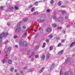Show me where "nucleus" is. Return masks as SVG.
Listing matches in <instances>:
<instances>
[{"mask_svg":"<svg viewBox=\"0 0 75 75\" xmlns=\"http://www.w3.org/2000/svg\"><path fill=\"white\" fill-rule=\"evenodd\" d=\"M8 33L7 32L6 33H2L0 35V44H1V41H2V37H6L8 35Z\"/></svg>","mask_w":75,"mask_h":75,"instance_id":"obj_1","label":"nucleus"},{"mask_svg":"<svg viewBox=\"0 0 75 75\" xmlns=\"http://www.w3.org/2000/svg\"><path fill=\"white\" fill-rule=\"evenodd\" d=\"M7 55H6L4 57V59L2 60V63L4 64V63H5V62H7Z\"/></svg>","mask_w":75,"mask_h":75,"instance_id":"obj_2","label":"nucleus"},{"mask_svg":"<svg viewBox=\"0 0 75 75\" xmlns=\"http://www.w3.org/2000/svg\"><path fill=\"white\" fill-rule=\"evenodd\" d=\"M19 45H23V46H27V42H22L21 41H20L19 42Z\"/></svg>","mask_w":75,"mask_h":75,"instance_id":"obj_3","label":"nucleus"},{"mask_svg":"<svg viewBox=\"0 0 75 75\" xmlns=\"http://www.w3.org/2000/svg\"><path fill=\"white\" fill-rule=\"evenodd\" d=\"M69 74L70 75H72L73 74L71 71H69L68 72H66L65 73V75H69Z\"/></svg>","mask_w":75,"mask_h":75,"instance_id":"obj_4","label":"nucleus"},{"mask_svg":"<svg viewBox=\"0 0 75 75\" xmlns=\"http://www.w3.org/2000/svg\"><path fill=\"white\" fill-rule=\"evenodd\" d=\"M21 30V28L20 27H17L16 29V32H19Z\"/></svg>","mask_w":75,"mask_h":75,"instance_id":"obj_5","label":"nucleus"},{"mask_svg":"<svg viewBox=\"0 0 75 75\" xmlns=\"http://www.w3.org/2000/svg\"><path fill=\"white\" fill-rule=\"evenodd\" d=\"M34 55H35V53L34 52H33L32 53L31 55L29 56V58H33V57H34Z\"/></svg>","mask_w":75,"mask_h":75,"instance_id":"obj_6","label":"nucleus"},{"mask_svg":"<svg viewBox=\"0 0 75 75\" xmlns=\"http://www.w3.org/2000/svg\"><path fill=\"white\" fill-rule=\"evenodd\" d=\"M41 58L42 60L45 59V56L44 54H42L41 57Z\"/></svg>","mask_w":75,"mask_h":75,"instance_id":"obj_7","label":"nucleus"},{"mask_svg":"<svg viewBox=\"0 0 75 75\" xmlns=\"http://www.w3.org/2000/svg\"><path fill=\"white\" fill-rule=\"evenodd\" d=\"M54 65H55V64L54 63H53L52 64V66L50 68V70L53 69V68H54Z\"/></svg>","mask_w":75,"mask_h":75,"instance_id":"obj_8","label":"nucleus"},{"mask_svg":"<svg viewBox=\"0 0 75 75\" xmlns=\"http://www.w3.org/2000/svg\"><path fill=\"white\" fill-rule=\"evenodd\" d=\"M63 52H64V50H62L61 51L58 52V54L59 55H61V54H62Z\"/></svg>","mask_w":75,"mask_h":75,"instance_id":"obj_9","label":"nucleus"},{"mask_svg":"<svg viewBox=\"0 0 75 75\" xmlns=\"http://www.w3.org/2000/svg\"><path fill=\"white\" fill-rule=\"evenodd\" d=\"M75 45V42H72L71 45H70V47H73V46H74Z\"/></svg>","mask_w":75,"mask_h":75,"instance_id":"obj_10","label":"nucleus"},{"mask_svg":"<svg viewBox=\"0 0 75 75\" xmlns=\"http://www.w3.org/2000/svg\"><path fill=\"white\" fill-rule=\"evenodd\" d=\"M28 18H25L23 19V21L24 22L27 21H28Z\"/></svg>","mask_w":75,"mask_h":75,"instance_id":"obj_11","label":"nucleus"},{"mask_svg":"<svg viewBox=\"0 0 75 75\" xmlns=\"http://www.w3.org/2000/svg\"><path fill=\"white\" fill-rule=\"evenodd\" d=\"M8 62L9 64H12V61L10 60H8Z\"/></svg>","mask_w":75,"mask_h":75,"instance_id":"obj_12","label":"nucleus"},{"mask_svg":"<svg viewBox=\"0 0 75 75\" xmlns=\"http://www.w3.org/2000/svg\"><path fill=\"white\" fill-rule=\"evenodd\" d=\"M51 28H48L47 29V32H50V31H51Z\"/></svg>","mask_w":75,"mask_h":75,"instance_id":"obj_13","label":"nucleus"},{"mask_svg":"<svg viewBox=\"0 0 75 75\" xmlns=\"http://www.w3.org/2000/svg\"><path fill=\"white\" fill-rule=\"evenodd\" d=\"M62 18H59L58 19V20L59 21H62Z\"/></svg>","mask_w":75,"mask_h":75,"instance_id":"obj_14","label":"nucleus"},{"mask_svg":"<svg viewBox=\"0 0 75 75\" xmlns=\"http://www.w3.org/2000/svg\"><path fill=\"white\" fill-rule=\"evenodd\" d=\"M50 54H47L46 57L47 59H49V58H50Z\"/></svg>","mask_w":75,"mask_h":75,"instance_id":"obj_15","label":"nucleus"},{"mask_svg":"<svg viewBox=\"0 0 75 75\" xmlns=\"http://www.w3.org/2000/svg\"><path fill=\"white\" fill-rule=\"evenodd\" d=\"M30 53V50H28L27 52V54L28 55H29Z\"/></svg>","mask_w":75,"mask_h":75,"instance_id":"obj_16","label":"nucleus"},{"mask_svg":"<svg viewBox=\"0 0 75 75\" xmlns=\"http://www.w3.org/2000/svg\"><path fill=\"white\" fill-rule=\"evenodd\" d=\"M10 71H11V72H13V71H14V67H12L10 69Z\"/></svg>","mask_w":75,"mask_h":75,"instance_id":"obj_17","label":"nucleus"},{"mask_svg":"<svg viewBox=\"0 0 75 75\" xmlns=\"http://www.w3.org/2000/svg\"><path fill=\"white\" fill-rule=\"evenodd\" d=\"M70 61V59L69 58H67V60H66L65 62H69V61Z\"/></svg>","mask_w":75,"mask_h":75,"instance_id":"obj_18","label":"nucleus"},{"mask_svg":"<svg viewBox=\"0 0 75 75\" xmlns=\"http://www.w3.org/2000/svg\"><path fill=\"white\" fill-rule=\"evenodd\" d=\"M46 45V43L45 42L43 44L42 48H44V47H45Z\"/></svg>","mask_w":75,"mask_h":75,"instance_id":"obj_19","label":"nucleus"},{"mask_svg":"<svg viewBox=\"0 0 75 75\" xmlns=\"http://www.w3.org/2000/svg\"><path fill=\"white\" fill-rule=\"evenodd\" d=\"M52 27H57V25H55V24H52Z\"/></svg>","mask_w":75,"mask_h":75,"instance_id":"obj_20","label":"nucleus"},{"mask_svg":"<svg viewBox=\"0 0 75 75\" xmlns=\"http://www.w3.org/2000/svg\"><path fill=\"white\" fill-rule=\"evenodd\" d=\"M61 1H59L58 2V6H60V5H61Z\"/></svg>","mask_w":75,"mask_h":75,"instance_id":"obj_21","label":"nucleus"},{"mask_svg":"<svg viewBox=\"0 0 75 75\" xmlns=\"http://www.w3.org/2000/svg\"><path fill=\"white\" fill-rule=\"evenodd\" d=\"M52 48H53V47H52V46H50L49 48L50 50V51L52 50Z\"/></svg>","mask_w":75,"mask_h":75,"instance_id":"obj_22","label":"nucleus"},{"mask_svg":"<svg viewBox=\"0 0 75 75\" xmlns=\"http://www.w3.org/2000/svg\"><path fill=\"white\" fill-rule=\"evenodd\" d=\"M61 12L62 13H63V14L65 13H66V12L65 11L63 10H62Z\"/></svg>","mask_w":75,"mask_h":75,"instance_id":"obj_23","label":"nucleus"},{"mask_svg":"<svg viewBox=\"0 0 75 75\" xmlns=\"http://www.w3.org/2000/svg\"><path fill=\"white\" fill-rule=\"evenodd\" d=\"M52 18H53V19H54V20L55 18H56V17H55V15H54V16H53L52 17Z\"/></svg>","mask_w":75,"mask_h":75,"instance_id":"obj_24","label":"nucleus"},{"mask_svg":"<svg viewBox=\"0 0 75 75\" xmlns=\"http://www.w3.org/2000/svg\"><path fill=\"white\" fill-rule=\"evenodd\" d=\"M35 6H38V2H35Z\"/></svg>","mask_w":75,"mask_h":75,"instance_id":"obj_25","label":"nucleus"},{"mask_svg":"<svg viewBox=\"0 0 75 75\" xmlns=\"http://www.w3.org/2000/svg\"><path fill=\"white\" fill-rule=\"evenodd\" d=\"M20 23H18V24L17 25V27H20Z\"/></svg>","mask_w":75,"mask_h":75,"instance_id":"obj_26","label":"nucleus"},{"mask_svg":"<svg viewBox=\"0 0 75 75\" xmlns=\"http://www.w3.org/2000/svg\"><path fill=\"white\" fill-rule=\"evenodd\" d=\"M32 7H33V5H31L28 6V8H31Z\"/></svg>","mask_w":75,"mask_h":75,"instance_id":"obj_27","label":"nucleus"},{"mask_svg":"<svg viewBox=\"0 0 75 75\" xmlns=\"http://www.w3.org/2000/svg\"><path fill=\"white\" fill-rule=\"evenodd\" d=\"M8 40L6 41L5 42V44H7L8 43Z\"/></svg>","mask_w":75,"mask_h":75,"instance_id":"obj_28","label":"nucleus"},{"mask_svg":"<svg viewBox=\"0 0 75 75\" xmlns=\"http://www.w3.org/2000/svg\"><path fill=\"white\" fill-rule=\"evenodd\" d=\"M70 24H68V25H67V28H69V27H70Z\"/></svg>","mask_w":75,"mask_h":75,"instance_id":"obj_29","label":"nucleus"},{"mask_svg":"<svg viewBox=\"0 0 75 75\" xmlns=\"http://www.w3.org/2000/svg\"><path fill=\"white\" fill-rule=\"evenodd\" d=\"M37 14H38V12H35L33 13L34 15H36Z\"/></svg>","mask_w":75,"mask_h":75,"instance_id":"obj_30","label":"nucleus"},{"mask_svg":"<svg viewBox=\"0 0 75 75\" xmlns=\"http://www.w3.org/2000/svg\"><path fill=\"white\" fill-rule=\"evenodd\" d=\"M38 46H36L34 48L35 50H37V49H38Z\"/></svg>","mask_w":75,"mask_h":75,"instance_id":"obj_31","label":"nucleus"},{"mask_svg":"<svg viewBox=\"0 0 75 75\" xmlns=\"http://www.w3.org/2000/svg\"><path fill=\"white\" fill-rule=\"evenodd\" d=\"M31 11L32 12H33L34 11V8H32L31 9Z\"/></svg>","mask_w":75,"mask_h":75,"instance_id":"obj_32","label":"nucleus"},{"mask_svg":"<svg viewBox=\"0 0 75 75\" xmlns=\"http://www.w3.org/2000/svg\"><path fill=\"white\" fill-rule=\"evenodd\" d=\"M15 8L16 9V10H18V8L17 6H15Z\"/></svg>","mask_w":75,"mask_h":75,"instance_id":"obj_33","label":"nucleus"},{"mask_svg":"<svg viewBox=\"0 0 75 75\" xmlns=\"http://www.w3.org/2000/svg\"><path fill=\"white\" fill-rule=\"evenodd\" d=\"M44 21V20H41L40 21V23H42Z\"/></svg>","mask_w":75,"mask_h":75,"instance_id":"obj_34","label":"nucleus"},{"mask_svg":"<svg viewBox=\"0 0 75 75\" xmlns=\"http://www.w3.org/2000/svg\"><path fill=\"white\" fill-rule=\"evenodd\" d=\"M48 37L49 38H52V35H49Z\"/></svg>","mask_w":75,"mask_h":75,"instance_id":"obj_35","label":"nucleus"},{"mask_svg":"<svg viewBox=\"0 0 75 75\" xmlns=\"http://www.w3.org/2000/svg\"><path fill=\"white\" fill-rule=\"evenodd\" d=\"M17 38V36L16 35H14L13 36V38Z\"/></svg>","mask_w":75,"mask_h":75,"instance_id":"obj_36","label":"nucleus"},{"mask_svg":"<svg viewBox=\"0 0 75 75\" xmlns=\"http://www.w3.org/2000/svg\"><path fill=\"white\" fill-rule=\"evenodd\" d=\"M61 43H59L58 45V47H60V46H61Z\"/></svg>","mask_w":75,"mask_h":75,"instance_id":"obj_37","label":"nucleus"},{"mask_svg":"<svg viewBox=\"0 0 75 75\" xmlns=\"http://www.w3.org/2000/svg\"><path fill=\"white\" fill-rule=\"evenodd\" d=\"M53 2H54V1H53V0H52L50 1V4H52Z\"/></svg>","mask_w":75,"mask_h":75,"instance_id":"obj_38","label":"nucleus"},{"mask_svg":"<svg viewBox=\"0 0 75 75\" xmlns=\"http://www.w3.org/2000/svg\"><path fill=\"white\" fill-rule=\"evenodd\" d=\"M57 28L58 29V30H61V29H62V28L61 27H59Z\"/></svg>","mask_w":75,"mask_h":75,"instance_id":"obj_39","label":"nucleus"},{"mask_svg":"<svg viewBox=\"0 0 75 75\" xmlns=\"http://www.w3.org/2000/svg\"><path fill=\"white\" fill-rule=\"evenodd\" d=\"M0 8L1 10H3V6H1L0 7Z\"/></svg>","mask_w":75,"mask_h":75,"instance_id":"obj_40","label":"nucleus"},{"mask_svg":"<svg viewBox=\"0 0 75 75\" xmlns=\"http://www.w3.org/2000/svg\"><path fill=\"white\" fill-rule=\"evenodd\" d=\"M21 75H23L24 74H23V71H21Z\"/></svg>","mask_w":75,"mask_h":75,"instance_id":"obj_41","label":"nucleus"},{"mask_svg":"<svg viewBox=\"0 0 75 75\" xmlns=\"http://www.w3.org/2000/svg\"><path fill=\"white\" fill-rule=\"evenodd\" d=\"M35 57L36 58H37L38 57V56L37 55H36L35 56Z\"/></svg>","mask_w":75,"mask_h":75,"instance_id":"obj_42","label":"nucleus"},{"mask_svg":"<svg viewBox=\"0 0 75 75\" xmlns=\"http://www.w3.org/2000/svg\"><path fill=\"white\" fill-rule=\"evenodd\" d=\"M66 7V6L65 5H63L62 6V8H65Z\"/></svg>","mask_w":75,"mask_h":75,"instance_id":"obj_43","label":"nucleus"},{"mask_svg":"<svg viewBox=\"0 0 75 75\" xmlns=\"http://www.w3.org/2000/svg\"><path fill=\"white\" fill-rule=\"evenodd\" d=\"M17 71H18V70H17V69H15V71H14L15 72H17Z\"/></svg>","mask_w":75,"mask_h":75,"instance_id":"obj_44","label":"nucleus"},{"mask_svg":"<svg viewBox=\"0 0 75 75\" xmlns=\"http://www.w3.org/2000/svg\"><path fill=\"white\" fill-rule=\"evenodd\" d=\"M60 75H62V71H61V70L60 71Z\"/></svg>","mask_w":75,"mask_h":75,"instance_id":"obj_45","label":"nucleus"},{"mask_svg":"<svg viewBox=\"0 0 75 75\" xmlns=\"http://www.w3.org/2000/svg\"><path fill=\"white\" fill-rule=\"evenodd\" d=\"M11 49V48L10 47H9L8 48V51H10Z\"/></svg>","mask_w":75,"mask_h":75,"instance_id":"obj_46","label":"nucleus"},{"mask_svg":"<svg viewBox=\"0 0 75 75\" xmlns=\"http://www.w3.org/2000/svg\"><path fill=\"white\" fill-rule=\"evenodd\" d=\"M23 28L25 29L26 28V27H25V26L23 25Z\"/></svg>","mask_w":75,"mask_h":75,"instance_id":"obj_47","label":"nucleus"},{"mask_svg":"<svg viewBox=\"0 0 75 75\" xmlns=\"http://www.w3.org/2000/svg\"><path fill=\"white\" fill-rule=\"evenodd\" d=\"M23 37H25V34H23L22 36Z\"/></svg>","mask_w":75,"mask_h":75,"instance_id":"obj_48","label":"nucleus"},{"mask_svg":"<svg viewBox=\"0 0 75 75\" xmlns=\"http://www.w3.org/2000/svg\"><path fill=\"white\" fill-rule=\"evenodd\" d=\"M47 12H50V10L47 9Z\"/></svg>","mask_w":75,"mask_h":75,"instance_id":"obj_49","label":"nucleus"},{"mask_svg":"<svg viewBox=\"0 0 75 75\" xmlns=\"http://www.w3.org/2000/svg\"><path fill=\"white\" fill-rule=\"evenodd\" d=\"M61 42H65V40H61Z\"/></svg>","mask_w":75,"mask_h":75,"instance_id":"obj_50","label":"nucleus"},{"mask_svg":"<svg viewBox=\"0 0 75 75\" xmlns=\"http://www.w3.org/2000/svg\"><path fill=\"white\" fill-rule=\"evenodd\" d=\"M42 72V70H40L39 71V73H41V72Z\"/></svg>","mask_w":75,"mask_h":75,"instance_id":"obj_51","label":"nucleus"},{"mask_svg":"<svg viewBox=\"0 0 75 75\" xmlns=\"http://www.w3.org/2000/svg\"><path fill=\"white\" fill-rule=\"evenodd\" d=\"M44 69H45V67H43L42 68V71H43V70H44Z\"/></svg>","mask_w":75,"mask_h":75,"instance_id":"obj_52","label":"nucleus"},{"mask_svg":"<svg viewBox=\"0 0 75 75\" xmlns=\"http://www.w3.org/2000/svg\"><path fill=\"white\" fill-rule=\"evenodd\" d=\"M45 41L46 42H49V40H46Z\"/></svg>","mask_w":75,"mask_h":75,"instance_id":"obj_53","label":"nucleus"},{"mask_svg":"<svg viewBox=\"0 0 75 75\" xmlns=\"http://www.w3.org/2000/svg\"><path fill=\"white\" fill-rule=\"evenodd\" d=\"M15 47L16 48H17L18 47V45H15Z\"/></svg>","mask_w":75,"mask_h":75,"instance_id":"obj_54","label":"nucleus"},{"mask_svg":"<svg viewBox=\"0 0 75 75\" xmlns=\"http://www.w3.org/2000/svg\"><path fill=\"white\" fill-rule=\"evenodd\" d=\"M27 68V66H25V67L24 68V69H26Z\"/></svg>","mask_w":75,"mask_h":75,"instance_id":"obj_55","label":"nucleus"},{"mask_svg":"<svg viewBox=\"0 0 75 75\" xmlns=\"http://www.w3.org/2000/svg\"><path fill=\"white\" fill-rule=\"evenodd\" d=\"M13 8H14L13 7H12L11 8H10V9L11 10H13Z\"/></svg>","mask_w":75,"mask_h":75,"instance_id":"obj_56","label":"nucleus"},{"mask_svg":"<svg viewBox=\"0 0 75 75\" xmlns=\"http://www.w3.org/2000/svg\"><path fill=\"white\" fill-rule=\"evenodd\" d=\"M67 18H68V17L67 16H66L65 17V20L67 19Z\"/></svg>","mask_w":75,"mask_h":75,"instance_id":"obj_57","label":"nucleus"},{"mask_svg":"<svg viewBox=\"0 0 75 75\" xmlns=\"http://www.w3.org/2000/svg\"><path fill=\"white\" fill-rule=\"evenodd\" d=\"M31 60L32 61H34V58H32V59H31Z\"/></svg>","mask_w":75,"mask_h":75,"instance_id":"obj_58","label":"nucleus"},{"mask_svg":"<svg viewBox=\"0 0 75 75\" xmlns=\"http://www.w3.org/2000/svg\"><path fill=\"white\" fill-rule=\"evenodd\" d=\"M7 25H10V23H8Z\"/></svg>","mask_w":75,"mask_h":75,"instance_id":"obj_59","label":"nucleus"},{"mask_svg":"<svg viewBox=\"0 0 75 75\" xmlns=\"http://www.w3.org/2000/svg\"><path fill=\"white\" fill-rule=\"evenodd\" d=\"M14 59H15V60H17V58L15 57Z\"/></svg>","mask_w":75,"mask_h":75,"instance_id":"obj_60","label":"nucleus"},{"mask_svg":"<svg viewBox=\"0 0 75 75\" xmlns=\"http://www.w3.org/2000/svg\"><path fill=\"white\" fill-rule=\"evenodd\" d=\"M56 39L57 40H59V38H57Z\"/></svg>","mask_w":75,"mask_h":75,"instance_id":"obj_61","label":"nucleus"},{"mask_svg":"<svg viewBox=\"0 0 75 75\" xmlns=\"http://www.w3.org/2000/svg\"><path fill=\"white\" fill-rule=\"evenodd\" d=\"M34 31H35V32H36V31H37L36 30H34Z\"/></svg>","mask_w":75,"mask_h":75,"instance_id":"obj_62","label":"nucleus"},{"mask_svg":"<svg viewBox=\"0 0 75 75\" xmlns=\"http://www.w3.org/2000/svg\"><path fill=\"white\" fill-rule=\"evenodd\" d=\"M39 2H42V1H39Z\"/></svg>","mask_w":75,"mask_h":75,"instance_id":"obj_63","label":"nucleus"},{"mask_svg":"<svg viewBox=\"0 0 75 75\" xmlns=\"http://www.w3.org/2000/svg\"><path fill=\"white\" fill-rule=\"evenodd\" d=\"M63 33H65V32L64 31V32H63Z\"/></svg>","mask_w":75,"mask_h":75,"instance_id":"obj_64","label":"nucleus"}]
</instances>
